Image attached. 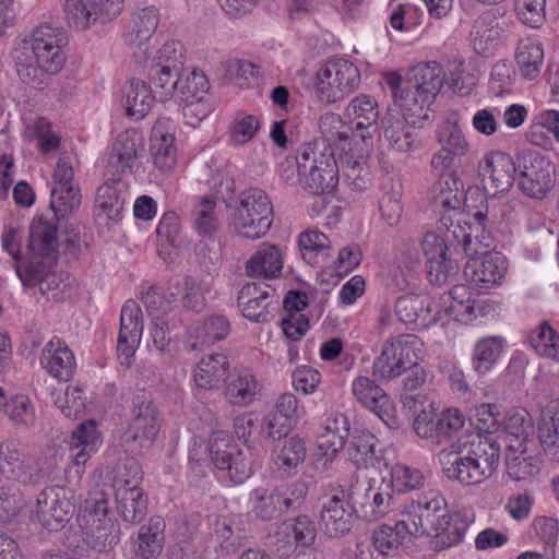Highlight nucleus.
Returning <instances> with one entry per match:
<instances>
[{
  "mask_svg": "<svg viewBox=\"0 0 559 559\" xmlns=\"http://www.w3.org/2000/svg\"><path fill=\"white\" fill-rule=\"evenodd\" d=\"M415 536H430L431 548L442 551L459 544L466 531V524L459 514L451 513L444 496L427 491L408 502L402 512Z\"/></svg>",
  "mask_w": 559,
  "mask_h": 559,
  "instance_id": "1",
  "label": "nucleus"
},
{
  "mask_svg": "<svg viewBox=\"0 0 559 559\" xmlns=\"http://www.w3.org/2000/svg\"><path fill=\"white\" fill-rule=\"evenodd\" d=\"M501 453V443L496 436L477 433L469 448L442 449L439 462L442 473L448 479L456 480L465 486L478 485L496 471Z\"/></svg>",
  "mask_w": 559,
  "mask_h": 559,
  "instance_id": "2",
  "label": "nucleus"
},
{
  "mask_svg": "<svg viewBox=\"0 0 559 559\" xmlns=\"http://www.w3.org/2000/svg\"><path fill=\"white\" fill-rule=\"evenodd\" d=\"M63 43L64 37L60 28L49 24L36 27L31 36L13 50L19 76L27 83H40L44 74H57L66 61Z\"/></svg>",
  "mask_w": 559,
  "mask_h": 559,
  "instance_id": "3",
  "label": "nucleus"
},
{
  "mask_svg": "<svg viewBox=\"0 0 559 559\" xmlns=\"http://www.w3.org/2000/svg\"><path fill=\"white\" fill-rule=\"evenodd\" d=\"M78 522L86 547L96 554L107 552L118 542V525L108 518V500L104 490L88 492L80 506Z\"/></svg>",
  "mask_w": 559,
  "mask_h": 559,
  "instance_id": "4",
  "label": "nucleus"
},
{
  "mask_svg": "<svg viewBox=\"0 0 559 559\" xmlns=\"http://www.w3.org/2000/svg\"><path fill=\"white\" fill-rule=\"evenodd\" d=\"M299 182L311 193H331L340 180L334 148L325 142H311L298 152Z\"/></svg>",
  "mask_w": 559,
  "mask_h": 559,
  "instance_id": "5",
  "label": "nucleus"
},
{
  "mask_svg": "<svg viewBox=\"0 0 559 559\" xmlns=\"http://www.w3.org/2000/svg\"><path fill=\"white\" fill-rule=\"evenodd\" d=\"M273 222V206L269 195L259 188H249L238 198L233 213L235 230L249 239L263 237Z\"/></svg>",
  "mask_w": 559,
  "mask_h": 559,
  "instance_id": "6",
  "label": "nucleus"
},
{
  "mask_svg": "<svg viewBox=\"0 0 559 559\" xmlns=\"http://www.w3.org/2000/svg\"><path fill=\"white\" fill-rule=\"evenodd\" d=\"M404 407L414 415V429L420 438L432 439L433 443L440 444L443 439L456 432L464 426V416L459 409H447L440 416H436L431 405L430 409L423 406L420 396L412 394L402 395Z\"/></svg>",
  "mask_w": 559,
  "mask_h": 559,
  "instance_id": "7",
  "label": "nucleus"
},
{
  "mask_svg": "<svg viewBox=\"0 0 559 559\" xmlns=\"http://www.w3.org/2000/svg\"><path fill=\"white\" fill-rule=\"evenodd\" d=\"M66 444L71 452L70 464L66 468V481L68 485L78 486L84 475L86 463L103 444L98 423L94 419L81 423L72 430Z\"/></svg>",
  "mask_w": 559,
  "mask_h": 559,
  "instance_id": "8",
  "label": "nucleus"
},
{
  "mask_svg": "<svg viewBox=\"0 0 559 559\" xmlns=\"http://www.w3.org/2000/svg\"><path fill=\"white\" fill-rule=\"evenodd\" d=\"M518 186L531 198H542L552 187L555 167L535 151H523L516 157Z\"/></svg>",
  "mask_w": 559,
  "mask_h": 559,
  "instance_id": "9",
  "label": "nucleus"
},
{
  "mask_svg": "<svg viewBox=\"0 0 559 559\" xmlns=\"http://www.w3.org/2000/svg\"><path fill=\"white\" fill-rule=\"evenodd\" d=\"M209 453L212 463L226 471L231 483L242 484L252 474L250 457L236 444L230 443L227 433L217 431L210 440Z\"/></svg>",
  "mask_w": 559,
  "mask_h": 559,
  "instance_id": "10",
  "label": "nucleus"
},
{
  "mask_svg": "<svg viewBox=\"0 0 559 559\" xmlns=\"http://www.w3.org/2000/svg\"><path fill=\"white\" fill-rule=\"evenodd\" d=\"M73 485L52 486L44 489L36 502V519L49 531L61 530L73 514Z\"/></svg>",
  "mask_w": 559,
  "mask_h": 559,
  "instance_id": "11",
  "label": "nucleus"
},
{
  "mask_svg": "<svg viewBox=\"0 0 559 559\" xmlns=\"http://www.w3.org/2000/svg\"><path fill=\"white\" fill-rule=\"evenodd\" d=\"M123 0H66L68 23L79 31L91 28L116 19L122 11Z\"/></svg>",
  "mask_w": 559,
  "mask_h": 559,
  "instance_id": "12",
  "label": "nucleus"
},
{
  "mask_svg": "<svg viewBox=\"0 0 559 559\" xmlns=\"http://www.w3.org/2000/svg\"><path fill=\"white\" fill-rule=\"evenodd\" d=\"M418 346H421V342L415 334H403L388 340L373 362V374L383 380L402 376L405 364H411L413 349H418Z\"/></svg>",
  "mask_w": 559,
  "mask_h": 559,
  "instance_id": "13",
  "label": "nucleus"
},
{
  "mask_svg": "<svg viewBox=\"0 0 559 559\" xmlns=\"http://www.w3.org/2000/svg\"><path fill=\"white\" fill-rule=\"evenodd\" d=\"M127 469L128 478L116 479L114 489L118 513L123 521L134 523L145 514L146 499L138 486L142 478V471L138 462H129Z\"/></svg>",
  "mask_w": 559,
  "mask_h": 559,
  "instance_id": "14",
  "label": "nucleus"
},
{
  "mask_svg": "<svg viewBox=\"0 0 559 559\" xmlns=\"http://www.w3.org/2000/svg\"><path fill=\"white\" fill-rule=\"evenodd\" d=\"M478 176L485 191L496 195L510 190L518 173L516 162L502 152H491L479 162Z\"/></svg>",
  "mask_w": 559,
  "mask_h": 559,
  "instance_id": "15",
  "label": "nucleus"
},
{
  "mask_svg": "<svg viewBox=\"0 0 559 559\" xmlns=\"http://www.w3.org/2000/svg\"><path fill=\"white\" fill-rule=\"evenodd\" d=\"M143 316L138 302L127 300L121 309L117 354L120 364L130 367L143 334Z\"/></svg>",
  "mask_w": 559,
  "mask_h": 559,
  "instance_id": "16",
  "label": "nucleus"
},
{
  "mask_svg": "<svg viewBox=\"0 0 559 559\" xmlns=\"http://www.w3.org/2000/svg\"><path fill=\"white\" fill-rule=\"evenodd\" d=\"M237 305L242 316L254 322H267L277 305L275 292L267 284L247 283L238 294Z\"/></svg>",
  "mask_w": 559,
  "mask_h": 559,
  "instance_id": "17",
  "label": "nucleus"
},
{
  "mask_svg": "<svg viewBox=\"0 0 559 559\" xmlns=\"http://www.w3.org/2000/svg\"><path fill=\"white\" fill-rule=\"evenodd\" d=\"M426 273L429 282L442 286L457 275V263L448 257L447 246L435 233H428L423 241Z\"/></svg>",
  "mask_w": 559,
  "mask_h": 559,
  "instance_id": "18",
  "label": "nucleus"
},
{
  "mask_svg": "<svg viewBox=\"0 0 559 559\" xmlns=\"http://www.w3.org/2000/svg\"><path fill=\"white\" fill-rule=\"evenodd\" d=\"M152 317L151 336L153 344L159 352L167 350L173 341L174 305L157 293H152L145 301Z\"/></svg>",
  "mask_w": 559,
  "mask_h": 559,
  "instance_id": "19",
  "label": "nucleus"
},
{
  "mask_svg": "<svg viewBox=\"0 0 559 559\" xmlns=\"http://www.w3.org/2000/svg\"><path fill=\"white\" fill-rule=\"evenodd\" d=\"M158 431L157 421L150 404H141L123 432L121 439L127 449L134 453L150 448Z\"/></svg>",
  "mask_w": 559,
  "mask_h": 559,
  "instance_id": "20",
  "label": "nucleus"
},
{
  "mask_svg": "<svg viewBox=\"0 0 559 559\" xmlns=\"http://www.w3.org/2000/svg\"><path fill=\"white\" fill-rule=\"evenodd\" d=\"M0 473L9 481L26 485L34 479L23 443L7 439L0 443Z\"/></svg>",
  "mask_w": 559,
  "mask_h": 559,
  "instance_id": "21",
  "label": "nucleus"
},
{
  "mask_svg": "<svg viewBox=\"0 0 559 559\" xmlns=\"http://www.w3.org/2000/svg\"><path fill=\"white\" fill-rule=\"evenodd\" d=\"M507 271L504 257L500 252H485L472 259L464 270L465 276L478 288L488 289L501 283Z\"/></svg>",
  "mask_w": 559,
  "mask_h": 559,
  "instance_id": "22",
  "label": "nucleus"
},
{
  "mask_svg": "<svg viewBox=\"0 0 559 559\" xmlns=\"http://www.w3.org/2000/svg\"><path fill=\"white\" fill-rule=\"evenodd\" d=\"M39 365L51 377L68 381L75 371L76 361L66 342L53 337L44 345L39 355Z\"/></svg>",
  "mask_w": 559,
  "mask_h": 559,
  "instance_id": "23",
  "label": "nucleus"
},
{
  "mask_svg": "<svg viewBox=\"0 0 559 559\" xmlns=\"http://www.w3.org/2000/svg\"><path fill=\"white\" fill-rule=\"evenodd\" d=\"M533 428V419L527 411L512 409L503 417V431L496 438L504 444L507 451L526 453Z\"/></svg>",
  "mask_w": 559,
  "mask_h": 559,
  "instance_id": "24",
  "label": "nucleus"
},
{
  "mask_svg": "<svg viewBox=\"0 0 559 559\" xmlns=\"http://www.w3.org/2000/svg\"><path fill=\"white\" fill-rule=\"evenodd\" d=\"M382 123L383 136L391 150L397 153H411L420 148L419 132L409 124L405 115L389 112Z\"/></svg>",
  "mask_w": 559,
  "mask_h": 559,
  "instance_id": "25",
  "label": "nucleus"
},
{
  "mask_svg": "<svg viewBox=\"0 0 559 559\" xmlns=\"http://www.w3.org/2000/svg\"><path fill=\"white\" fill-rule=\"evenodd\" d=\"M142 147L143 139L134 129L120 133L115 140L108 157L107 174L120 177L131 170Z\"/></svg>",
  "mask_w": 559,
  "mask_h": 559,
  "instance_id": "26",
  "label": "nucleus"
},
{
  "mask_svg": "<svg viewBox=\"0 0 559 559\" xmlns=\"http://www.w3.org/2000/svg\"><path fill=\"white\" fill-rule=\"evenodd\" d=\"M352 391L361 405L374 412L390 428L395 427L390 397L373 380L358 377L353 381Z\"/></svg>",
  "mask_w": 559,
  "mask_h": 559,
  "instance_id": "27",
  "label": "nucleus"
},
{
  "mask_svg": "<svg viewBox=\"0 0 559 559\" xmlns=\"http://www.w3.org/2000/svg\"><path fill=\"white\" fill-rule=\"evenodd\" d=\"M175 41L167 40L152 59L150 76L162 100L171 99L175 94Z\"/></svg>",
  "mask_w": 559,
  "mask_h": 559,
  "instance_id": "28",
  "label": "nucleus"
},
{
  "mask_svg": "<svg viewBox=\"0 0 559 559\" xmlns=\"http://www.w3.org/2000/svg\"><path fill=\"white\" fill-rule=\"evenodd\" d=\"M230 362L223 353L203 356L192 370V380L197 388L218 390L229 376Z\"/></svg>",
  "mask_w": 559,
  "mask_h": 559,
  "instance_id": "29",
  "label": "nucleus"
},
{
  "mask_svg": "<svg viewBox=\"0 0 559 559\" xmlns=\"http://www.w3.org/2000/svg\"><path fill=\"white\" fill-rule=\"evenodd\" d=\"M230 332V323L225 316L213 314L202 322L193 324L188 331L186 347L189 350H201L224 340Z\"/></svg>",
  "mask_w": 559,
  "mask_h": 559,
  "instance_id": "30",
  "label": "nucleus"
},
{
  "mask_svg": "<svg viewBox=\"0 0 559 559\" xmlns=\"http://www.w3.org/2000/svg\"><path fill=\"white\" fill-rule=\"evenodd\" d=\"M432 300L428 295L407 294L397 298L395 314L405 324L427 328L438 318L431 316Z\"/></svg>",
  "mask_w": 559,
  "mask_h": 559,
  "instance_id": "31",
  "label": "nucleus"
},
{
  "mask_svg": "<svg viewBox=\"0 0 559 559\" xmlns=\"http://www.w3.org/2000/svg\"><path fill=\"white\" fill-rule=\"evenodd\" d=\"M284 260L281 248L273 243H261L246 262L245 271L249 277L264 280L277 278L283 270Z\"/></svg>",
  "mask_w": 559,
  "mask_h": 559,
  "instance_id": "32",
  "label": "nucleus"
},
{
  "mask_svg": "<svg viewBox=\"0 0 559 559\" xmlns=\"http://www.w3.org/2000/svg\"><path fill=\"white\" fill-rule=\"evenodd\" d=\"M344 491H342V497L334 495L321 510V531L331 538H340L352 530L354 516L352 511L344 508Z\"/></svg>",
  "mask_w": 559,
  "mask_h": 559,
  "instance_id": "33",
  "label": "nucleus"
},
{
  "mask_svg": "<svg viewBox=\"0 0 559 559\" xmlns=\"http://www.w3.org/2000/svg\"><path fill=\"white\" fill-rule=\"evenodd\" d=\"M154 95L150 85L139 79H132L121 90L120 105L128 118L142 120L152 109Z\"/></svg>",
  "mask_w": 559,
  "mask_h": 559,
  "instance_id": "34",
  "label": "nucleus"
},
{
  "mask_svg": "<svg viewBox=\"0 0 559 559\" xmlns=\"http://www.w3.org/2000/svg\"><path fill=\"white\" fill-rule=\"evenodd\" d=\"M127 185L121 181L119 176L112 177L102 185L95 200V206L99 214L110 221L120 219L127 202Z\"/></svg>",
  "mask_w": 559,
  "mask_h": 559,
  "instance_id": "35",
  "label": "nucleus"
},
{
  "mask_svg": "<svg viewBox=\"0 0 559 559\" xmlns=\"http://www.w3.org/2000/svg\"><path fill=\"white\" fill-rule=\"evenodd\" d=\"M407 80L419 91L421 102L432 103L443 86L444 72L436 61L419 63L409 70Z\"/></svg>",
  "mask_w": 559,
  "mask_h": 559,
  "instance_id": "36",
  "label": "nucleus"
},
{
  "mask_svg": "<svg viewBox=\"0 0 559 559\" xmlns=\"http://www.w3.org/2000/svg\"><path fill=\"white\" fill-rule=\"evenodd\" d=\"M454 214H441L439 219V238L447 246V251L451 248H461L467 255L477 253V248L474 247L472 240L473 227L460 218L454 221Z\"/></svg>",
  "mask_w": 559,
  "mask_h": 559,
  "instance_id": "37",
  "label": "nucleus"
},
{
  "mask_svg": "<svg viewBox=\"0 0 559 559\" xmlns=\"http://www.w3.org/2000/svg\"><path fill=\"white\" fill-rule=\"evenodd\" d=\"M297 399L292 393H283L266 419L267 437H286L297 421Z\"/></svg>",
  "mask_w": 559,
  "mask_h": 559,
  "instance_id": "38",
  "label": "nucleus"
},
{
  "mask_svg": "<svg viewBox=\"0 0 559 559\" xmlns=\"http://www.w3.org/2000/svg\"><path fill=\"white\" fill-rule=\"evenodd\" d=\"M463 183L456 176H447L438 179L431 187L429 194L436 211L441 214L461 215Z\"/></svg>",
  "mask_w": 559,
  "mask_h": 559,
  "instance_id": "39",
  "label": "nucleus"
},
{
  "mask_svg": "<svg viewBox=\"0 0 559 559\" xmlns=\"http://www.w3.org/2000/svg\"><path fill=\"white\" fill-rule=\"evenodd\" d=\"M252 512L261 521H273L288 511L294 500L282 495L277 489H255L250 493Z\"/></svg>",
  "mask_w": 559,
  "mask_h": 559,
  "instance_id": "40",
  "label": "nucleus"
},
{
  "mask_svg": "<svg viewBox=\"0 0 559 559\" xmlns=\"http://www.w3.org/2000/svg\"><path fill=\"white\" fill-rule=\"evenodd\" d=\"M17 275L26 287L38 286L43 296L47 299H59L66 287L62 276L56 272L43 273L41 270L32 265L17 266Z\"/></svg>",
  "mask_w": 559,
  "mask_h": 559,
  "instance_id": "41",
  "label": "nucleus"
},
{
  "mask_svg": "<svg viewBox=\"0 0 559 559\" xmlns=\"http://www.w3.org/2000/svg\"><path fill=\"white\" fill-rule=\"evenodd\" d=\"M151 152L157 165L175 162V122L171 118H159L152 130Z\"/></svg>",
  "mask_w": 559,
  "mask_h": 559,
  "instance_id": "42",
  "label": "nucleus"
},
{
  "mask_svg": "<svg viewBox=\"0 0 559 559\" xmlns=\"http://www.w3.org/2000/svg\"><path fill=\"white\" fill-rule=\"evenodd\" d=\"M388 84L392 91L394 103L404 111L403 115L427 118V114L424 110L431 103L421 102L419 91L412 87V83L408 80L403 84L401 76L395 75L388 80Z\"/></svg>",
  "mask_w": 559,
  "mask_h": 559,
  "instance_id": "43",
  "label": "nucleus"
},
{
  "mask_svg": "<svg viewBox=\"0 0 559 559\" xmlns=\"http://www.w3.org/2000/svg\"><path fill=\"white\" fill-rule=\"evenodd\" d=\"M506 11L501 8H492L481 13L475 21L471 31L474 46L481 47L483 43L497 40L507 29L508 24L503 20Z\"/></svg>",
  "mask_w": 559,
  "mask_h": 559,
  "instance_id": "44",
  "label": "nucleus"
},
{
  "mask_svg": "<svg viewBox=\"0 0 559 559\" xmlns=\"http://www.w3.org/2000/svg\"><path fill=\"white\" fill-rule=\"evenodd\" d=\"M58 248L57 227L52 221L43 216L33 219L29 231L28 249L34 257H49Z\"/></svg>",
  "mask_w": 559,
  "mask_h": 559,
  "instance_id": "45",
  "label": "nucleus"
},
{
  "mask_svg": "<svg viewBox=\"0 0 559 559\" xmlns=\"http://www.w3.org/2000/svg\"><path fill=\"white\" fill-rule=\"evenodd\" d=\"M278 440L276 449L273 451L274 464L286 476H290L297 467L305 461L306 444L305 441L297 437H282Z\"/></svg>",
  "mask_w": 559,
  "mask_h": 559,
  "instance_id": "46",
  "label": "nucleus"
},
{
  "mask_svg": "<svg viewBox=\"0 0 559 559\" xmlns=\"http://www.w3.org/2000/svg\"><path fill=\"white\" fill-rule=\"evenodd\" d=\"M165 522L160 516H153L147 524L140 527L136 539V554L142 559H156L164 545Z\"/></svg>",
  "mask_w": 559,
  "mask_h": 559,
  "instance_id": "47",
  "label": "nucleus"
},
{
  "mask_svg": "<svg viewBox=\"0 0 559 559\" xmlns=\"http://www.w3.org/2000/svg\"><path fill=\"white\" fill-rule=\"evenodd\" d=\"M225 383L224 396L235 406L249 405L260 391L255 376L248 370L239 371Z\"/></svg>",
  "mask_w": 559,
  "mask_h": 559,
  "instance_id": "48",
  "label": "nucleus"
},
{
  "mask_svg": "<svg viewBox=\"0 0 559 559\" xmlns=\"http://www.w3.org/2000/svg\"><path fill=\"white\" fill-rule=\"evenodd\" d=\"M158 22L159 14L154 7H146L135 12L128 34L129 45L142 49L155 33Z\"/></svg>",
  "mask_w": 559,
  "mask_h": 559,
  "instance_id": "49",
  "label": "nucleus"
},
{
  "mask_svg": "<svg viewBox=\"0 0 559 559\" xmlns=\"http://www.w3.org/2000/svg\"><path fill=\"white\" fill-rule=\"evenodd\" d=\"M437 140L440 150L450 153L456 157L464 156L469 148V144L459 127L456 115L449 116L437 130Z\"/></svg>",
  "mask_w": 559,
  "mask_h": 559,
  "instance_id": "50",
  "label": "nucleus"
},
{
  "mask_svg": "<svg viewBox=\"0 0 559 559\" xmlns=\"http://www.w3.org/2000/svg\"><path fill=\"white\" fill-rule=\"evenodd\" d=\"M406 519L397 521L395 526L381 525L372 534V542L381 555H388L401 546L407 538L414 537Z\"/></svg>",
  "mask_w": 559,
  "mask_h": 559,
  "instance_id": "51",
  "label": "nucleus"
},
{
  "mask_svg": "<svg viewBox=\"0 0 559 559\" xmlns=\"http://www.w3.org/2000/svg\"><path fill=\"white\" fill-rule=\"evenodd\" d=\"M55 404L64 417L76 419L88 411L91 401L85 386L71 384L62 393L57 394Z\"/></svg>",
  "mask_w": 559,
  "mask_h": 559,
  "instance_id": "52",
  "label": "nucleus"
},
{
  "mask_svg": "<svg viewBox=\"0 0 559 559\" xmlns=\"http://www.w3.org/2000/svg\"><path fill=\"white\" fill-rule=\"evenodd\" d=\"M302 259L310 265H319L329 257L331 241L317 229H309L300 234L298 239Z\"/></svg>",
  "mask_w": 559,
  "mask_h": 559,
  "instance_id": "53",
  "label": "nucleus"
},
{
  "mask_svg": "<svg viewBox=\"0 0 559 559\" xmlns=\"http://www.w3.org/2000/svg\"><path fill=\"white\" fill-rule=\"evenodd\" d=\"M520 73L527 80H534L540 72L544 50L539 41L526 38L521 40L515 55Z\"/></svg>",
  "mask_w": 559,
  "mask_h": 559,
  "instance_id": "54",
  "label": "nucleus"
},
{
  "mask_svg": "<svg viewBox=\"0 0 559 559\" xmlns=\"http://www.w3.org/2000/svg\"><path fill=\"white\" fill-rule=\"evenodd\" d=\"M538 438L544 451L559 460V408H547L538 423Z\"/></svg>",
  "mask_w": 559,
  "mask_h": 559,
  "instance_id": "55",
  "label": "nucleus"
},
{
  "mask_svg": "<svg viewBox=\"0 0 559 559\" xmlns=\"http://www.w3.org/2000/svg\"><path fill=\"white\" fill-rule=\"evenodd\" d=\"M200 524V514L185 515L177 525V538L180 536V559H203L202 547L195 544Z\"/></svg>",
  "mask_w": 559,
  "mask_h": 559,
  "instance_id": "56",
  "label": "nucleus"
},
{
  "mask_svg": "<svg viewBox=\"0 0 559 559\" xmlns=\"http://www.w3.org/2000/svg\"><path fill=\"white\" fill-rule=\"evenodd\" d=\"M319 128L322 138L313 142H325L328 147L331 148L334 145H340L342 151H345L346 146L349 145V128L343 122L340 115L328 112L321 116Z\"/></svg>",
  "mask_w": 559,
  "mask_h": 559,
  "instance_id": "57",
  "label": "nucleus"
},
{
  "mask_svg": "<svg viewBox=\"0 0 559 559\" xmlns=\"http://www.w3.org/2000/svg\"><path fill=\"white\" fill-rule=\"evenodd\" d=\"M23 139L29 142L37 141L41 153H50L59 146L60 139L51 129V124L45 118H36L25 123Z\"/></svg>",
  "mask_w": 559,
  "mask_h": 559,
  "instance_id": "58",
  "label": "nucleus"
},
{
  "mask_svg": "<svg viewBox=\"0 0 559 559\" xmlns=\"http://www.w3.org/2000/svg\"><path fill=\"white\" fill-rule=\"evenodd\" d=\"M392 500L390 492L370 487L365 492V501L357 507L356 512L366 521L376 522L389 513Z\"/></svg>",
  "mask_w": 559,
  "mask_h": 559,
  "instance_id": "59",
  "label": "nucleus"
},
{
  "mask_svg": "<svg viewBox=\"0 0 559 559\" xmlns=\"http://www.w3.org/2000/svg\"><path fill=\"white\" fill-rule=\"evenodd\" d=\"M346 114L356 120L358 129L376 127L379 119L377 102L366 94L355 97L347 106Z\"/></svg>",
  "mask_w": 559,
  "mask_h": 559,
  "instance_id": "60",
  "label": "nucleus"
},
{
  "mask_svg": "<svg viewBox=\"0 0 559 559\" xmlns=\"http://www.w3.org/2000/svg\"><path fill=\"white\" fill-rule=\"evenodd\" d=\"M209 87L206 76L197 68L185 69L177 78V92H179L180 100L204 97Z\"/></svg>",
  "mask_w": 559,
  "mask_h": 559,
  "instance_id": "61",
  "label": "nucleus"
},
{
  "mask_svg": "<svg viewBox=\"0 0 559 559\" xmlns=\"http://www.w3.org/2000/svg\"><path fill=\"white\" fill-rule=\"evenodd\" d=\"M194 227L199 235L212 237L219 227L216 213V201L213 198H202L193 209Z\"/></svg>",
  "mask_w": 559,
  "mask_h": 559,
  "instance_id": "62",
  "label": "nucleus"
},
{
  "mask_svg": "<svg viewBox=\"0 0 559 559\" xmlns=\"http://www.w3.org/2000/svg\"><path fill=\"white\" fill-rule=\"evenodd\" d=\"M425 481L426 477L419 468L395 464L391 469V487L397 493L419 490Z\"/></svg>",
  "mask_w": 559,
  "mask_h": 559,
  "instance_id": "63",
  "label": "nucleus"
},
{
  "mask_svg": "<svg viewBox=\"0 0 559 559\" xmlns=\"http://www.w3.org/2000/svg\"><path fill=\"white\" fill-rule=\"evenodd\" d=\"M502 350V343L498 337L491 336L478 341L473 353V367L484 374L491 369Z\"/></svg>",
  "mask_w": 559,
  "mask_h": 559,
  "instance_id": "64",
  "label": "nucleus"
}]
</instances>
